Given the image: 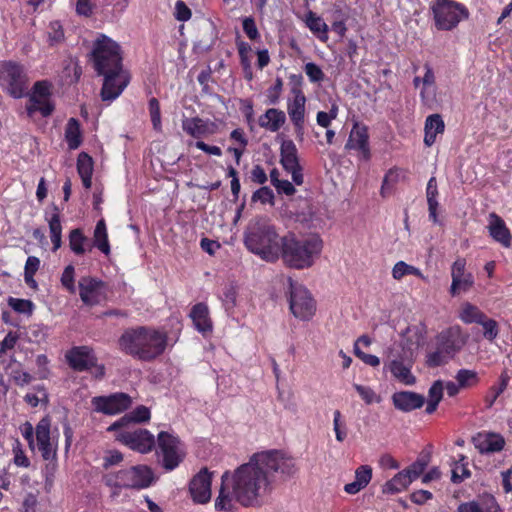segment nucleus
<instances>
[{
	"label": "nucleus",
	"mask_w": 512,
	"mask_h": 512,
	"mask_svg": "<svg viewBox=\"0 0 512 512\" xmlns=\"http://www.w3.org/2000/svg\"><path fill=\"white\" fill-rule=\"evenodd\" d=\"M304 71L312 83H320L325 78V74L322 69L313 62L306 63Z\"/></svg>",
	"instance_id": "5fc2aeb1"
},
{
	"label": "nucleus",
	"mask_w": 512,
	"mask_h": 512,
	"mask_svg": "<svg viewBox=\"0 0 512 512\" xmlns=\"http://www.w3.org/2000/svg\"><path fill=\"white\" fill-rule=\"evenodd\" d=\"M211 473L207 468L200 470L189 484V491L192 499L196 503H207L211 498Z\"/></svg>",
	"instance_id": "412c9836"
},
{
	"label": "nucleus",
	"mask_w": 512,
	"mask_h": 512,
	"mask_svg": "<svg viewBox=\"0 0 512 512\" xmlns=\"http://www.w3.org/2000/svg\"><path fill=\"white\" fill-rule=\"evenodd\" d=\"M37 444H45L51 442L50 438V420L47 417L42 418L35 428Z\"/></svg>",
	"instance_id": "c03bdc74"
},
{
	"label": "nucleus",
	"mask_w": 512,
	"mask_h": 512,
	"mask_svg": "<svg viewBox=\"0 0 512 512\" xmlns=\"http://www.w3.org/2000/svg\"><path fill=\"white\" fill-rule=\"evenodd\" d=\"M76 167L79 176L93 175L94 162L92 157L86 152L79 153Z\"/></svg>",
	"instance_id": "37998d69"
},
{
	"label": "nucleus",
	"mask_w": 512,
	"mask_h": 512,
	"mask_svg": "<svg viewBox=\"0 0 512 512\" xmlns=\"http://www.w3.org/2000/svg\"><path fill=\"white\" fill-rule=\"evenodd\" d=\"M459 326L449 327L436 336V350L427 355V365L438 367L453 358L465 345Z\"/></svg>",
	"instance_id": "0eeeda50"
},
{
	"label": "nucleus",
	"mask_w": 512,
	"mask_h": 512,
	"mask_svg": "<svg viewBox=\"0 0 512 512\" xmlns=\"http://www.w3.org/2000/svg\"><path fill=\"white\" fill-rule=\"evenodd\" d=\"M69 247L71 251L78 256L84 255L86 252L85 244L88 238L84 235L80 228L72 229L69 233Z\"/></svg>",
	"instance_id": "ea45409f"
},
{
	"label": "nucleus",
	"mask_w": 512,
	"mask_h": 512,
	"mask_svg": "<svg viewBox=\"0 0 512 512\" xmlns=\"http://www.w3.org/2000/svg\"><path fill=\"white\" fill-rule=\"evenodd\" d=\"M13 452V463L17 467L22 468H28L30 467L31 463L27 455L25 454V451L22 448V445L19 441H16V443L13 445L12 448Z\"/></svg>",
	"instance_id": "864d4df0"
},
{
	"label": "nucleus",
	"mask_w": 512,
	"mask_h": 512,
	"mask_svg": "<svg viewBox=\"0 0 512 512\" xmlns=\"http://www.w3.org/2000/svg\"><path fill=\"white\" fill-rule=\"evenodd\" d=\"M189 317L198 332L205 334L212 331L213 325L209 316V308L206 303L199 302L195 304L191 308Z\"/></svg>",
	"instance_id": "cd10ccee"
},
{
	"label": "nucleus",
	"mask_w": 512,
	"mask_h": 512,
	"mask_svg": "<svg viewBox=\"0 0 512 512\" xmlns=\"http://www.w3.org/2000/svg\"><path fill=\"white\" fill-rule=\"evenodd\" d=\"M305 24L321 42L328 40V25L315 12L309 11L306 14Z\"/></svg>",
	"instance_id": "f704fd0d"
},
{
	"label": "nucleus",
	"mask_w": 512,
	"mask_h": 512,
	"mask_svg": "<svg viewBox=\"0 0 512 512\" xmlns=\"http://www.w3.org/2000/svg\"><path fill=\"white\" fill-rule=\"evenodd\" d=\"M156 445V455L161 467L165 471L175 470L186 457L185 445L174 433L167 431L159 432Z\"/></svg>",
	"instance_id": "9d476101"
},
{
	"label": "nucleus",
	"mask_w": 512,
	"mask_h": 512,
	"mask_svg": "<svg viewBox=\"0 0 512 512\" xmlns=\"http://www.w3.org/2000/svg\"><path fill=\"white\" fill-rule=\"evenodd\" d=\"M8 305L17 313L31 315L33 313L34 304L28 299H19L9 297Z\"/></svg>",
	"instance_id": "a18cd8bd"
},
{
	"label": "nucleus",
	"mask_w": 512,
	"mask_h": 512,
	"mask_svg": "<svg viewBox=\"0 0 512 512\" xmlns=\"http://www.w3.org/2000/svg\"><path fill=\"white\" fill-rule=\"evenodd\" d=\"M123 461V454L118 450H109L103 457L102 467L107 470L111 466L118 465Z\"/></svg>",
	"instance_id": "052dcab7"
},
{
	"label": "nucleus",
	"mask_w": 512,
	"mask_h": 512,
	"mask_svg": "<svg viewBox=\"0 0 512 512\" xmlns=\"http://www.w3.org/2000/svg\"><path fill=\"white\" fill-rule=\"evenodd\" d=\"M354 354L369 366L377 367L380 365V359L378 356L363 352L357 344H354Z\"/></svg>",
	"instance_id": "0e129e2a"
},
{
	"label": "nucleus",
	"mask_w": 512,
	"mask_h": 512,
	"mask_svg": "<svg viewBox=\"0 0 512 512\" xmlns=\"http://www.w3.org/2000/svg\"><path fill=\"white\" fill-rule=\"evenodd\" d=\"M149 113L151 117V122L153 129L155 131H161L162 123H161V110L160 103L157 98L152 97L148 102Z\"/></svg>",
	"instance_id": "49530a36"
},
{
	"label": "nucleus",
	"mask_w": 512,
	"mask_h": 512,
	"mask_svg": "<svg viewBox=\"0 0 512 512\" xmlns=\"http://www.w3.org/2000/svg\"><path fill=\"white\" fill-rule=\"evenodd\" d=\"M192 16L190 8L182 0H178L175 4V18L178 21H188Z\"/></svg>",
	"instance_id": "69168bd1"
},
{
	"label": "nucleus",
	"mask_w": 512,
	"mask_h": 512,
	"mask_svg": "<svg viewBox=\"0 0 512 512\" xmlns=\"http://www.w3.org/2000/svg\"><path fill=\"white\" fill-rule=\"evenodd\" d=\"M103 480L108 487L141 490L150 487L154 472L147 465H136L113 473H107Z\"/></svg>",
	"instance_id": "423d86ee"
},
{
	"label": "nucleus",
	"mask_w": 512,
	"mask_h": 512,
	"mask_svg": "<svg viewBox=\"0 0 512 512\" xmlns=\"http://www.w3.org/2000/svg\"><path fill=\"white\" fill-rule=\"evenodd\" d=\"M30 340L36 343L46 341L48 337V327L44 325H32L29 327Z\"/></svg>",
	"instance_id": "13d9d810"
},
{
	"label": "nucleus",
	"mask_w": 512,
	"mask_h": 512,
	"mask_svg": "<svg viewBox=\"0 0 512 512\" xmlns=\"http://www.w3.org/2000/svg\"><path fill=\"white\" fill-rule=\"evenodd\" d=\"M322 249L323 241L317 234L301 238L289 234L281 238L280 257L287 267L303 270L313 266Z\"/></svg>",
	"instance_id": "20e7f679"
},
{
	"label": "nucleus",
	"mask_w": 512,
	"mask_h": 512,
	"mask_svg": "<svg viewBox=\"0 0 512 512\" xmlns=\"http://www.w3.org/2000/svg\"><path fill=\"white\" fill-rule=\"evenodd\" d=\"M242 28L250 40L254 41L260 37L254 18L245 17L242 21Z\"/></svg>",
	"instance_id": "bf43d9fd"
},
{
	"label": "nucleus",
	"mask_w": 512,
	"mask_h": 512,
	"mask_svg": "<svg viewBox=\"0 0 512 512\" xmlns=\"http://www.w3.org/2000/svg\"><path fill=\"white\" fill-rule=\"evenodd\" d=\"M333 430L338 442H343L347 438V426L339 410H335L333 414Z\"/></svg>",
	"instance_id": "09e8293b"
},
{
	"label": "nucleus",
	"mask_w": 512,
	"mask_h": 512,
	"mask_svg": "<svg viewBox=\"0 0 512 512\" xmlns=\"http://www.w3.org/2000/svg\"><path fill=\"white\" fill-rule=\"evenodd\" d=\"M392 402L396 409L403 412H410L421 408L425 399L421 394L412 391L395 392L392 395Z\"/></svg>",
	"instance_id": "a878e982"
},
{
	"label": "nucleus",
	"mask_w": 512,
	"mask_h": 512,
	"mask_svg": "<svg viewBox=\"0 0 512 512\" xmlns=\"http://www.w3.org/2000/svg\"><path fill=\"white\" fill-rule=\"evenodd\" d=\"M465 460V456L460 455V461L455 462L454 467L452 468L451 481L453 483H461L465 478L470 477L471 472L467 467V464L461 463V461Z\"/></svg>",
	"instance_id": "de8ad7c7"
},
{
	"label": "nucleus",
	"mask_w": 512,
	"mask_h": 512,
	"mask_svg": "<svg viewBox=\"0 0 512 512\" xmlns=\"http://www.w3.org/2000/svg\"><path fill=\"white\" fill-rule=\"evenodd\" d=\"M452 283L450 286V295L455 297L461 293L469 291L474 285L472 273L466 271V259L458 257L451 266Z\"/></svg>",
	"instance_id": "f3484780"
},
{
	"label": "nucleus",
	"mask_w": 512,
	"mask_h": 512,
	"mask_svg": "<svg viewBox=\"0 0 512 512\" xmlns=\"http://www.w3.org/2000/svg\"><path fill=\"white\" fill-rule=\"evenodd\" d=\"M457 512H503L492 494H483L479 500L461 503Z\"/></svg>",
	"instance_id": "b1692460"
},
{
	"label": "nucleus",
	"mask_w": 512,
	"mask_h": 512,
	"mask_svg": "<svg viewBox=\"0 0 512 512\" xmlns=\"http://www.w3.org/2000/svg\"><path fill=\"white\" fill-rule=\"evenodd\" d=\"M389 371L401 383L413 385L416 382L415 376L411 373V365L405 364L401 359L392 360L389 363Z\"/></svg>",
	"instance_id": "2f4dec72"
},
{
	"label": "nucleus",
	"mask_w": 512,
	"mask_h": 512,
	"mask_svg": "<svg viewBox=\"0 0 512 512\" xmlns=\"http://www.w3.org/2000/svg\"><path fill=\"white\" fill-rule=\"evenodd\" d=\"M456 381L462 388H469L475 386L479 382V377L476 371L469 369H460L456 376Z\"/></svg>",
	"instance_id": "a19ab883"
},
{
	"label": "nucleus",
	"mask_w": 512,
	"mask_h": 512,
	"mask_svg": "<svg viewBox=\"0 0 512 512\" xmlns=\"http://www.w3.org/2000/svg\"><path fill=\"white\" fill-rule=\"evenodd\" d=\"M51 97L52 83L48 80L36 81L28 94L27 115L33 117L36 113H39L44 118L51 116L55 111V104Z\"/></svg>",
	"instance_id": "9b49d317"
},
{
	"label": "nucleus",
	"mask_w": 512,
	"mask_h": 512,
	"mask_svg": "<svg viewBox=\"0 0 512 512\" xmlns=\"http://www.w3.org/2000/svg\"><path fill=\"white\" fill-rule=\"evenodd\" d=\"M151 417L150 409L144 405L137 406L131 412L125 414L123 417L112 423L108 427V431H118L126 427L130 423H144L148 422Z\"/></svg>",
	"instance_id": "bb28decb"
},
{
	"label": "nucleus",
	"mask_w": 512,
	"mask_h": 512,
	"mask_svg": "<svg viewBox=\"0 0 512 512\" xmlns=\"http://www.w3.org/2000/svg\"><path fill=\"white\" fill-rule=\"evenodd\" d=\"M65 140L70 150L78 149L82 142V130L80 121L74 117H71L65 127Z\"/></svg>",
	"instance_id": "473e14b6"
},
{
	"label": "nucleus",
	"mask_w": 512,
	"mask_h": 512,
	"mask_svg": "<svg viewBox=\"0 0 512 512\" xmlns=\"http://www.w3.org/2000/svg\"><path fill=\"white\" fill-rule=\"evenodd\" d=\"M116 440L141 454L151 452L156 446L154 435L144 428L120 429L116 434Z\"/></svg>",
	"instance_id": "ddd939ff"
},
{
	"label": "nucleus",
	"mask_w": 512,
	"mask_h": 512,
	"mask_svg": "<svg viewBox=\"0 0 512 512\" xmlns=\"http://www.w3.org/2000/svg\"><path fill=\"white\" fill-rule=\"evenodd\" d=\"M485 313L477 306L466 302L462 305L459 318L465 324L479 323L484 319Z\"/></svg>",
	"instance_id": "58836bf2"
},
{
	"label": "nucleus",
	"mask_w": 512,
	"mask_h": 512,
	"mask_svg": "<svg viewBox=\"0 0 512 512\" xmlns=\"http://www.w3.org/2000/svg\"><path fill=\"white\" fill-rule=\"evenodd\" d=\"M444 383L441 380H436L428 391L430 401L440 403L443 398Z\"/></svg>",
	"instance_id": "338daca9"
},
{
	"label": "nucleus",
	"mask_w": 512,
	"mask_h": 512,
	"mask_svg": "<svg viewBox=\"0 0 512 512\" xmlns=\"http://www.w3.org/2000/svg\"><path fill=\"white\" fill-rule=\"evenodd\" d=\"M91 61L96 73L104 77L101 88L103 101L118 98L130 82V77L123 70V56L120 45L101 34L93 43Z\"/></svg>",
	"instance_id": "f03ea898"
},
{
	"label": "nucleus",
	"mask_w": 512,
	"mask_h": 512,
	"mask_svg": "<svg viewBox=\"0 0 512 512\" xmlns=\"http://www.w3.org/2000/svg\"><path fill=\"white\" fill-rule=\"evenodd\" d=\"M78 288L81 301L89 307L100 304L106 297V283L92 276L81 277Z\"/></svg>",
	"instance_id": "dca6fc26"
},
{
	"label": "nucleus",
	"mask_w": 512,
	"mask_h": 512,
	"mask_svg": "<svg viewBox=\"0 0 512 512\" xmlns=\"http://www.w3.org/2000/svg\"><path fill=\"white\" fill-rule=\"evenodd\" d=\"M426 466L427 463L425 461L417 460L414 463H412L409 467L403 470L408 471V476H410L411 481L413 482L424 473Z\"/></svg>",
	"instance_id": "774afa93"
},
{
	"label": "nucleus",
	"mask_w": 512,
	"mask_h": 512,
	"mask_svg": "<svg viewBox=\"0 0 512 512\" xmlns=\"http://www.w3.org/2000/svg\"><path fill=\"white\" fill-rule=\"evenodd\" d=\"M283 80L276 77L274 83L266 90V103L269 105H277L280 102L283 91Z\"/></svg>",
	"instance_id": "79ce46f5"
},
{
	"label": "nucleus",
	"mask_w": 512,
	"mask_h": 512,
	"mask_svg": "<svg viewBox=\"0 0 512 512\" xmlns=\"http://www.w3.org/2000/svg\"><path fill=\"white\" fill-rule=\"evenodd\" d=\"M30 79L23 64L5 60L0 63V87L9 96L20 99L27 95Z\"/></svg>",
	"instance_id": "1a4fd4ad"
},
{
	"label": "nucleus",
	"mask_w": 512,
	"mask_h": 512,
	"mask_svg": "<svg viewBox=\"0 0 512 512\" xmlns=\"http://www.w3.org/2000/svg\"><path fill=\"white\" fill-rule=\"evenodd\" d=\"M353 387L367 405L381 401V397L372 388L361 384H354Z\"/></svg>",
	"instance_id": "3c124183"
},
{
	"label": "nucleus",
	"mask_w": 512,
	"mask_h": 512,
	"mask_svg": "<svg viewBox=\"0 0 512 512\" xmlns=\"http://www.w3.org/2000/svg\"><path fill=\"white\" fill-rule=\"evenodd\" d=\"M244 244L253 254L266 262H275L280 257L281 238L273 225L258 221L245 235Z\"/></svg>",
	"instance_id": "39448f33"
},
{
	"label": "nucleus",
	"mask_w": 512,
	"mask_h": 512,
	"mask_svg": "<svg viewBox=\"0 0 512 512\" xmlns=\"http://www.w3.org/2000/svg\"><path fill=\"white\" fill-rule=\"evenodd\" d=\"M412 483L408 471L398 472L392 479L387 481L383 487V492L389 494L399 493L405 490Z\"/></svg>",
	"instance_id": "4c0bfd02"
},
{
	"label": "nucleus",
	"mask_w": 512,
	"mask_h": 512,
	"mask_svg": "<svg viewBox=\"0 0 512 512\" xmlns=\"http://www.w3.org/2000/svg\"><path fill=\"white\" fill-rule=\"evenodd\" d=\"M434 26L439 31H452L470 16L468 8L455 0H434L430 5Z\"/></svg>",
	"instance_id": "6e6552de"
},
{
	"label": "nucleus",
	"mask_w": 512,
	"mask_h": 512,
	"mask_svg": "<svg viewBox=\"0 0 512 512\" xmlns=\"http://www.w3.org/2000/svg\"><path fill=\"white\" fill-rule=\"evenodd\" d=\"M345 149L355 150L359 153L360 159L369 161L371 159V149L369 145V131L365 124L355 122L350 131Z\"/></svg>",
	"instance_id": "a211bd4d"
},
{
	"label": "nucleus",
	"mask_w": 512,
	"mask_h": 512,
	"mask_svg": "<svg viewBox=\"0 0 512 512\" xmlns=\"http://www.w3.org/2000/svg\"><path fill=\"white\" fill-rule=\"evenodd\" d=\"M475 447L480 453H495L503 450L505 440L502 435L492 432H479L474 438Z\"/></svg>",
	"instance_id": "5701e85b"
},
{
	"label": "nucleus",
	"mask_w": 512,
	"mask_h": 512,
	"mask_svg": "<svg viewBox=\"0 0 512 512\" xmlns=\"http://www.w3.org/2000/svg\"><path fill=\"white\" fill-rule=\"evenodd\" d=\"M75 270L72 265H68L65 267L62 276H61V284L64 288H66L70 293H75V279H74Z\"/></svg>",
	"instance_id": "4d7b16f0"
},
{
	"label": "nucleus",
	"mask_w": 512,
	"mask_h": 512,
	"mask_svg": "<svg viewBox=\"0 0 512 512\" xmlns=\"http://www.w3.org/2000/svg\"><path fill=\"white\" fill-rule=\"evenodd\" d=\"M287 100V113L294 127L296 137L303 140L305 134L306 102L305 95H292Z\"/></svg>",
	"instance_id": "6ab92c4d"
},
{
	"label": "nucleus",
	"mask_w": 512,
	"mask_h": 512,
	"mask_svg": "<svg viewBox=\"0 0 512 512\" xmlns=\"http://www.w3.org/2000/svg\"><path fill=\"white\" fill-rule=\"evenodd\" d=\"M445 130V123L440 114H432L429 115L425 120L424 125V144L427 147H431L435 141L436 136L438 134H442Z\"/></svg>",
	"instance_id": "c756f323"
},
{
	"label": "nucleus",
	"mask_w": 512,
	"mask_h": 512,
	"mask_svg": "<svg viewBox=\"0 0 512 512\" xmlns=\"http://www.w3.org/2000/svg\"><path fill=\"white\" fill-rule=\"evenodd\" d=\"M372 479V467L369 465H361L355 470V480L344 486L347 494L355 495L364 489Z\"/></svg>",
	"instance_id": "7c9ffc66"
},
{
	"label": "nucleus",
	"mask_w": 512,
	"mask_h": 512,
	"mask_svg": "<svg viewBox=\"0 0 512 512\" xmlns=\"http://www.w3.org/2000/svg\"><path fill=\"white\" fill-rule=\"evenodd\" d=\"M268 480L255 454L247 463L234 471H225L221 476V485L214 507L219 512H235L238 503L244 508L262 506L264 497L270 489Z\"/></svg>",
	"instance_id": "f257e3e1"
},
{
	"label": "nucleus",
	"mask_w": 512,
	"mask_h": 512,
	"mask_svg": "<svg viewBox=\"0 0 512 512\" xmlns=\"http://www.w3.org/2000/svg\"><path fill=\"white\" fill-rule=\"evenodd\" d=\"M166 332L149 326L124 330L118 339L119 349L141 361H152L162 355L167 346Z\"/></svg>",
	"instance_id": "7ed1b4c3"
},
{
	"label": "nucleus",
	"mask_w": 512,
	"mask_h": 512,
	"mask_svg": "<svg viewBox=\"0 0 512 512\" xmlns=\"http://www.w3.org/2000/svg\"><path fill=\"white\" fill-rule=\"evenodd\" d=\"M253 202H261L262 204H273L274 203V193L271 188L268 186H263L256 190L252 195Z\"/></svg>",
	"instance_id": "6e6d98bb"
},
{
	"label": "nucleus",
	"mask_w": 512,
	"mask_h": 512,
	"mask_svg": "<svg viewBox=\"0 0 512 512\" xmlns=\"http://www.w3.org/2000/svg\"><path fill=\"white\" fill-rule=\"evenodd\" d=\"M10 378L17 386L20 387L30 384L33 380V376L30 373L23 371L20 364L17 367L12 368Z\"/></svg>",
	"instance_id": "603ef678"
},
{
	"label": "nucleus",
	"mask_w": 512,
	"mask_h": 512,
	"mask_svg": "<svg viewBox=\"0 0 512 512\" xmlns=\"http://www.w3.org/2000/svg\"><path fill=\"white\" fill-rule=\"evenodd\" d=\"M91 403L94 410L105 415H115L129 409L132 398L124 392H116L108 396L93 397Z\"/></svg>",
	"instance_id": "2eb2a0df"
},
{
	"label": "nucleus",
	"mask_w": 512,
	"mask_h": 512,
	"mask_svg": "<svg viewBox=\"0 0 512 512\" xmlns=\"http://www.w3.org/2000/svg\"><path fill=\"white\" fill-rule=\"evenodd\" d=\"M93 246L99 249L106 256H109L111 253L107 226L104 219H100L95 226L93 233Z\"/></svg>",
	"instance_id": "c9c22d12"
},
{
	"label": "nucleus",
	"mask_w": 512,
	"mask_h": 512,
	"mask_svg": "<svg viewBox=\"0 0 512 512\" xmlns=\"http://www.w3.org/2000/svg\"><path fill=\"white\" fill-rule=\"evenodd\" d=\"M286 120V114L283 110L268 108L264 114L259 116L258 124L267 131L278 132L284 126Z\"/></svg>",
	"instance_id": "c85d7f7f"
},
{
	"label": "nucleus",
	"mask_w": 512,
	"mask_h": 512,
	"mask_svg": "<svg viewBox=\"0 0 512 512\" xmlns=\"http://www.w3.org/2000/svg\"><path fill=\"white\" fill-rule=\"evenodd\" d=\"M182 129L193 138L200 139L216 132L217 126L214 122L204 120L200 117L185 118L182 121Z\"/></svg>",
	"instance_id": "4be33fe9"
},
{
	"label": "nucleus",
	"mask_w": 512,
	"mask_h": 512,
	"mask_svg": "<svg viewBox=\"0 0 512 512\" xmlns=\"http://www.w3.org/2000/svg\"><path fill=\"white\" fill-rule=\"evenodd\" d=\"M241 111L245 117L246 123L250 127L251 130H253L254 125V109H253V102L249 99L241 100Z\"/></svg>",
	"instance_id": "680f3d73"
},
{
	"label": "nucleus",
	"mask_w": 512,
	"mask_h": 512,
	"mask_svg": "<svg viewBox=\"0 0 512 512\" xmlns=\"http://www.w3.org/2000/svg\"><path fill=\"white\" fill-rule=\"evenodd\" d=\"M50 235H62V225L60 220V212L57 206H54V213L48 220Z\"/></svg>",
	"instance_id": "e2e57ef3"
},
{
	"label": "nucleus",
	"mask_w": 512,
	"mask_h": 512,
	"mask_svg": "<svg viewBox=\"0 0 512 512\" xmlns=\"http://www.w3.org/2000/svg\"><path fill=\"white\" fill-rule=\"evenodd\" d=\"M489 217V235L503 247L509 248L512 244V235L505 221L496 213H491Z\"/></svg>",
	"instance_id": "393cba45"
},
{
	"label": "nucleus",
	"mask_w": 512,
	"mask_h": 512,
	"mask_svg": "<svg viewBox=\"0 0 512 512\" xmlns=\"http://www.w3.org/2000/svg\"><path fill=\"white\" fill-rule=\"evenodd\" d=\"M291 313L302 321L310 320L316 311V303L310 292L302 285L289 279Z\"/></svg>",
	"instance_id": "f8f14e48"
},
{
	"label": "nucleus",
	"mask_w": 512,
	"mask_h": 512,
	"mask_svg": "<svg viewBox=\"0 0 512 512\" xmlns=\"http://www.w3.org/2000/svg\"><path fill=\"white\" fill-rule=\"evenodd\" d=\"M478 324L482 325L484 331L483 336L485 339L489 341H493L497 338L499 334L498 323L494 319L488 318L487 315H484V319L482 322Z\"/></svg>",
	"instance_id": "8fccbe9b"
},
{
	"label": "nucleus",
	"mask_w": 512,
	"mask_h": 512,
	"mask_svg": "<svg viewBox=\"0 0 512 512\" xmlns=\"http://www.w3.org/2000/svg\"><path fill=\"white\" fill-rule=\"evenodd\" d=\"M438 196V187L435 177H431L427 183L426 187V197L429 211V219L433 223H438V214L437 210L439 207V203L437 201Z\"/></svg>",
	"instance_id": "e433bc0d"
},
{
	"label": "nucleus",
	"mask_w": 512,
	"mask_h": 512,
	"mask_svg": "<svg viewBox=\"0 0 512 512\" xmlns=\"http://www.w3.org/2000/svg\"><path fill=\"white\" fill-rule=\"evenodd\" d=\"M280 163L284 169L293 168L300 165L298 158V149L295 143L290 139L284 140L281 143Z\"/></svg>",
	"instance_id": "72a5a7b5"
},
{
	"label": "nucleus",
	"mask_w": 512,
	"mask_h": 512,
	"mask_svg": "<svg viewBox=\"0 0 512 512\" xmlns=\"http://www.w3.org/2000/svg\"><path fill=\"white\" fill-rule=\"evenodd\" d=\"M259 460L264 472L268 476V480L277 472L284 475H292L295 472V465L291 458L284 457V455L277 450H270L255 453V459Z\"/></svg>",
	"instance_id": "4468645a"
},
{
	"label": "nucleus",
	"mask_w": 512,
	"mask_h": 512,
	"mask_svg": "<svg viewBox=\"0 0 512 512\" xmlns=\"http://www.w3.org/2000/svg\"><path fill=\"white\" fill-rule=\"evenodd\" d=\"M66 360L74 371H87L96 366L97 357L89 346H74L67 351Z\"/></svg>",
	"instance_id": "aec40b11"
}]
</instances>
